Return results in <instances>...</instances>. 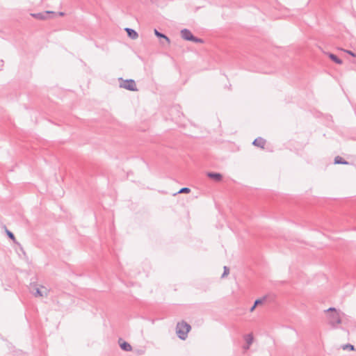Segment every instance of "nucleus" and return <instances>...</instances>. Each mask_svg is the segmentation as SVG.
I'll use <instances>...</instances> for the list:
<instances>
[{
  "instance_id": "obj_21",
  "label": "nucleus",
  "mask_w": 356,
  "mask_h": 356,
  "mask_svg": "<svg viewBox=\"0 0 356 356\" xmlns=\"http://www.w3.org/2000/svg\"><path fill=\"white\" fill-rule=\"evenodd\" d=\"M346 52H347L348 54L351 55L352 56H353V57H356V54H355V53H353V51H346Z\"/></svg>"
},
{
  "instance_id": "obj_12",
  "label": "nucleus",
  "mask_w": 356,
  "mask_h": 356,
  "mask_svg": "<svg viewBox=\"0 0 356 356\" xmlns=\"http://www.w3.org/2000/svg\"><path fill=\"white\" fill-rule=\"evenodd\" d=\"M328 56L329 58L334 63L337 64H342V60L338 58L335 54L330 53Z\"/></svg>"
},
{
  "instance_id": "obj_14",
  "label": "nucleus",
  "mask_w": 356,
  "mask_h": 356,
  "mask_svg": "<svg viewBox=\"0 0 356 356\" xmlns=\"http://www.w3.org/2000/svg\"><path fill=\"white\" fill-rule=\"evenodd\" d=\"M245 340L246 343H248V346H250L253 342V335L252 334H246L245 336Z\"/></svg>"
},
{
  "instance_id": "obj_23",
  "label": "nucleus",
  "mask_w": 356,
  "mask_h": 356,
  "mask_svg": "<svg viewBox=\"0 0 356 356\" xmlns=\"http://www.w3.org/2000/svg\"><path fill=\"white\" fill-rule=\"evenodd\" d=\"M256 307H254V304L250 309V312H252L255 309Z\"/></svg>"
},
{
  "instance_id": "obj_16",
  "label": "nucleus",
  "mask_w": 356,
  "mask_h": 356,
  "mask_svg": "<svg viewBox=\"0 0 356 356\" xmlns=\"http://www.w3.org/2000/svg\"><path fill=\"white\" fill-rule=\"evenodd\" d=\"M190 191L191 189L189 188L184 187L179 191L178 193H188Z\"/></svg>"
},
{
  "instance_id": "obj_1",
  "label": "nucleus",
  "mask_w": 356,
  "mask_h": 356,
  "mask_svg": "<svg viewBox=\"0 0 356 356\" xmlns=\"http://www.w3.org/2000/svg\"><path fill=\"white\" fill-rule=\"evenodd\" d=\"M325 312L330 313L328 316L329 324L334 328L337 327V325L341 323L339 313L334 307H330L325 310Z\"/></svg>"
},
{
  "instance_id": "obj_19",
  "label": "nucleus",
  "mask_w": 356,
  "mask_h": 356,
  "mask_svg": "<svg viewBox=\"0 0 356 356\" xmlns=\"http://www.w3.org/2000/svg\"><path fill=\"white\" fill-rule=\"evenodd\" d=\"M191 41L196 42V43H203L204 42L202 39L195 37V36H194V39H193Z\"/></svg>"
},
{
  "instance_id": "obj_22",
  "label": "nucleus",
  "mask_w": 356,
  "mask_h": 356,
  "mask_svg": "<svg viewBox=\"0 0 356 356\" xmlns=\"http://www.w3.org/2000/svg\"><path fill=\"white\" fill-rule=\"evenodd\" d=\"M250 346H248V344L247 343L245 346H243V349L245 350H248L250 348Z\"/></svg>"
},
{
  "instance_id": "obj_17",
  "label": "nucleus",
  "mask_w": 356,
  "mask_h": 356,
  "mask_svg": "<svg viewBox=\"0 0 356 356\" xmlns=\"http://www.w3.org/2000/svg\"><path fill=\"white\" fill-rule=\"evenodd\" d=\"M223 269H224V271L222 275V277H225L226 275H227L229 273V268L227 266H224Z\"/></svg>"
},
{
  "instance_id": "obj_20",
  "label": "nucleus",
  "mask_w": 356,
  "mask_h": 356,
  "mask_svg": "<svg viewBox=\"0 0 356 356\" xmlns=\"http://www.w3.org/2000/svg\"><path fill=\"white\" fill-rule=\"evenodd\" d=\"M6 234H7L8 236L10 239H12V240H15V236H14L13 233V232H11L10 231H9V230H6Z\"/></svg>"
},
{
  "instance_id": "obj_6",
  "label": "nucleus",
  "mask_w": 356,
  "mask_h": 356,
  "mask_svg": "<svg viewBox=\"0 0 356 356\" xmlns=\"http://www.w3.org/2000/svg\"><path fill=\"white\" fill-rule=\"evenodd\" d=\"M54 13L51 11H46L44 13H33L31 15L38 19H45L49 14Z\"/></svg>"
},
{
  "instance_id": "obj_18",
  "label": "nucleus",
  "mask_w": 356,
  "mask_h": 356,
  "mask_svg": "<svg viewBox=\"0 0 356 356\" xmlns=\"http://www.w3.org/2000/svg\"><path fill=\"white\" fill-rule=\"evenodd\" d=\"M343 350L349 349L350 350H354V346L351 345L350 343H348V344H346V345L343 346Z\"/></svg>"
},
{
  "instance_id": "obj_15",
  "label": "nucleus",
  "mask_w": 356,
  "mask_h": 356,
  "mask_svg": "<svg viewBox=\"0 0 356 356\" xmlns=\"http://www.w3.org/2000/svg\"><path fill=\"white\" fill-rule=\"evenodd\" d=\"M266 299V296L263 297L262 298L257 299L254 301V307H257V306L262 304L265 301Z\"/></svg>"
},
{
  "instance_id": "obj_4",
  "label": "nucleus",
  "mask_w": 356,
  "mask_h": 356,
  "mask_svg": "<svg viewBox=\"0 0 356 356\" xmlns=\"http://www.w3.org/2000/svg\"><path fill=\"white\" fill-rule=\"evenodd\" d=\"M119 81H121L120 83V88L127 89L130 91H137L138 90L136 82L134 79L123 80L122 78H120Z\"/></svg>"
},
{
  "instance_id": "obj_5",
  "label": "nucleus",
  "mask_w": 356,
  "mask_h": 356,
  "mask_svg": "<svg viewBox=\"0 0 356 356\" xmlns=\"http://www.w3.org/2000/svg\"><path fill=\"white\" fill-rule=\"evenodd\" d=\"M181 36L187 41H191L194 39V35L192 34L191 31L187 29H184L181 31Z\"/></svg>"
},
{
  "instance_id": "obj_10",
  "label": "nucleus",
  "mask_w": 356,
  "mask_h": 356,
  "mask_svg": "<svg viewBox=\"0 0 356 356\" xmlns=\"http://www.w3.org/2000/svg\"><path fill=\"white\" fill-rule=\"evenodd\" d=\"M154 34L157 38L164 39L168 44H170V40L168 36H166L165 34L159 32L156 29H154Z\"/></svg>"
},
{
  "instance_id": "obj_3",
  "label": "nucleus",
  "mask_w": 356,
  "mask_h": 356,
  "mask_svg": "<svg viewBox=\"0 0 356 356\" xmlns=\"http://www.w3.org/2000/svg\"><path fill=\"white\" fill-rule=\"evenodd\" d=\"M30 291L35 297H47L49 290L43 286H38L36 284H31Z\"/></svg>"
},
{
  "instance_id": "obj_7",
  "label": "nucleus",
  "mask_w": 356,
  "mask_h": 356,
  "mask_svg": "<svg viewBox=\"0 0 356 356\" xmlns=\"http://www.w3.org/2000/svg\"><path fill=\"white\" fill-rule=\"evenodd\" d=\"M265 144H266V140L261 137H259V138L254 139V140L252 143L253 145L259 147L261 148H264Z\"/></svg>"
},
{
  "instance_id": "obj_9",
  "label": "nucleus",
  "mask_w": 356,
  "mask_h": 356,
  "mask_svg": "<svg viewBox=\"0 0 356 356\" xmlns=\"http://www.w3.org/2000/svg\"><path fill=\"white\" fill-rule=\"evenodd\" d=\"M125 31H127L128 36L131 39H136L138 36V33L132 29L126 28Z\"/></svg>"
},
{
  "instance_id": "obj_2",
  "label": "nucleus",
  "mask_w": 356,
  "mask_h": 356,
  "mask_svg": "<svg viewBox=\"0 0 356 356\" xmlns=\"http://www.w3.org/2000/svg\"><path fill=\"white\" fill-rule=\"evenodd\" d=\"M191 328V325L185 321L178 323L176 327V332L179 338L182 340L186 339Z\"/></svg>"
},
{
  "instance_id": "obj_11",
  "label": "nucleus",
  "mask_w": 356,
  "mask_h": 356,
  "mask_svg": "<svg viewBox=\"0 0 356 356\" xmlns=\"http://www.w3.org/2000/svg\"><path fill=\"white\" fill-rule=\"evenodd\" d=\"M120 348L124 351H131L132 350L131 346L127 341H120Z\"/></svg>"
},
{
  "instance_id": "obj_13",
  "label": "nucleus",
  "mask_w": 356,
  "mask_h": 356,
  "mask_svg": "<svg viewBox=\"0 0 356 356\" xmlns=\"http://www.w3.org/2000/svg\"><path fill=\"white\" fill-rule=\"evenodd\" d=\"M334 163L335 164H348V162L345 161L343 158L339 156H337L334 158Z\"/></svg>"
},
{
  "instance_id": "obj_8",
  "label": "nucleus",
  "mask_w": 356,
  "mask_h": 356,
  "mask_svg": "<svg viewBox=\"0 0 356 356\" xmlns=\"http://www.w3.org/2000/svg\"><path fill=\"white\" fill-rule=\"evenodd\" d=\"M207 176L211 178V179H214L215 181H219L222 179V176L221 174L220 173H218V172H208L207 173Z\"/></svg>"
},
{
  "instance_id": "obj_24",
  "label": "nucleus",
  "mask_w": 356,
  "mask_h": 356,
  "mask_svg": "<svg viewBox=\"0 0 356 356\" xmlns=\"http://www.w3.org/2000/svg\"><path fill=\"white\" fill-rule=\"evenodd\" d=\"M64 15H65V13H63V12H60V13H59V15H60V16H63Z\"/></svg>"
}]
</instances>
